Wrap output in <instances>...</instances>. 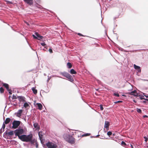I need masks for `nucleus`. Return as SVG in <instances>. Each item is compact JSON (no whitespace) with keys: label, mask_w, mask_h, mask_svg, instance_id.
<instances>
[{"label":"nucleus","mask_w":148,"mask_h":148,"mask_svg":"<svg viewBox=\"0 0 148 148\" xmlns=\"http://www.w3.org/2000/svg\"><path fill=\"white\" fill-rule=\"evenodd\" d=\"M19 137V139L23 141L30 142L32 143H34V141L32 140L33 135L32 134H30L28 135H22Z\"/></svg>","instance_id":"f257e3e1"},{"label":"nucleus","mask_w":148,"mask_h":148,"mask_svg":"<svg viewBox=\"0 0 148 148\" xmlns=\"http://www.w3.org/2000/svg\"><path fill=\"white\" fill-rule=\"evenodd\" d=\"M72 132H71V135H68L67 134H64L63 135V137L64 139L71 143H73L74 142V139L73 136V130H71Z\"/></svg>","instance_id":"f03ea898"},{"label":"nucleus","mask_w":148,"mask_h":148,"mask_svg":"<svg viewBox=\"0 0 148 148\" xmlns=\"http://www.w3.org/2000/svg\"><path fill=\"white\" fill-rule=\"evenodd\" d=\"M24 133V130L23 129L21 128L18 129L14 131V133L15 135L18 136V138L19 139L20 135L23 134Z\"/></svg>","instance_id":"7ed1b4c3"},{"label":"nucleus","mask_w":148,"mask_h":148,"mask_svg":"<svg viewBox=\"0 0 148 148\" xmlns=\"http://www.w3.org/2000/svg\"><path fill=\"white\" fill-rule=\"evenodd\" d=\"M62 75L68 78V80L70 82H73V78L68 73L65 72L63 73H62Z\"/></svg>","instance_id":"20e7f679"},{"label":"nucleus","mask_w":148,"mask_h":148,"mask_svg":"<svg viewBox=\"0 0 148 148\" xmlns=\"http://www.w3.org/2000/svg\"><path fill=\"white\" fill-rule=\"evenodd\" d=\"M46 145L48 148H57V147L56 145L52 143L48 142Z\"/></svg>","instance_id":"39448f33"},{"label":"nucleus","mask_w":148,"mask_h":148,"mask_svg":"<svg viewBox=\"0 0 148 148\" xmlns=\"http://www.w3.org/2000/svg\"><path fill=\"white\" fill-rule=\"evenodd\" d=\"M20 122L19 121H14L12 123V128L14 129L16 128L20 125Z\"/></svg>","instance_id":"423d86ee"},{"label":"nucleus","mask_w":148,"mask_h":148,"mask_svg":"<svg viewBox=\"0 0 148 148\" xmlns=\"http://www.w3.org/2000/svg\"><path fill=\"white\" fill-rule=\"evenodd\" d=\"M24 2L27 4L32 5L33 4V0H23Z\"/></svg>","instance_id":"0eeeda50"},{"label":"nucleus","mask_w":148,"mask_h":148,"mask_svg":"<svg viewBox=\"0 0 148 148\" xmlns=\"http://www.w3.org/2000/svg\"><path fill=\"white\" fill-rule=\"evenodd\" d=\"M129 94L130 95H133L135 96H138V94L137 93V91L135 90L129 92Z\"/></svg>","instance_id":"6e6552de"},{"label":"nucleus","mask_w":148,"mask_h":148,"mask_svg":"<svg viewBox=\"0 0 148 148\" xmlns=\"http://www.w3.org/2000/svg\"><path fill=\"white\" fill-rule=\"evenodd\" d=\"M134 69L136 70H138V72H140L141 71V70L140 69V66H137L135 64L134 65Z\"/></svg>","instance_id":"1a4fd4ad"},{"label":"nucleus","mask_w":148,"mask_h":148,"mask_svg":"<svg viewBox=\"0 0 148 148\" xmlns=\"http://www.w3.org/2000/svg\"><path fill=\"white\" fill-rule=\"evenodd\" d=\"M35 34L36 35V37H37V39L38 40H40V39H42L43 37L40 35L37 32L35 33Z\"/></svg>","instance_id":"9d476101"},{"label":"nucleus","mask_w":148,"mask_h":148,"mask_svg":"<svg viewBox=\"0 0 148 148\" xmlns=\"http://www.w3.org/2000/svg\"><path fill=\"white\" fill-rule=\"evenodd\" d=\"M109 125V123L108 121H106L105 123L104 127L108 128Z\"/></svg>","instance_id":"9b49d317"},{"label":"nucleus","mask_w":148,"mask_h":148,"mask_svg":"<svg viewBox=\"0 0 148 148\" xmlns=\"http://www.w3.org/2000/svg\"><path fill=\"white\" fill-rule=\"evenodd\" d=\"M18 99L20 101H25V98L22 96H19L18 97Z\"/></svg>","instance_id":"f8f14e48"},{"label":"nucleus","mask_w":148,"mask_h":148,"mask_svg":"<svg viewBox=\"0 0 148 148\" xmlns=\"http://www.w3.org/2000/svg\"><path fill=\"white\" fill-rule=\"evenodd\" d=\"M38 135L39 137V138L41 140H42V138L43 135L42 133V132H40L38 133Z\"/></svg>","instance_id":"ddd939ff"},{"label":"nucleus","mask_w":148,"mask_h":148,"mask_svg":"<svg viewBox=\"0 0 148 148\" xmlns=\"http://www.w3.org/2000/svg\"><path fill=\"white\" fill-rule=\"evenodd\" d=\"M23 112V110H19L17 113V114L18 116H19L21 115V114Z\"/></svg>","instance_id":"4468645a"},{"label":"nucleus","mask_w":148,"mask_h":148,"mask_svg":"<svg viewBox=\"0 0 148 148\" xmlns=\"http://www.w3.org/2000/svg\"><path fill=\"white\" fill-rule=\"evenodd\" d=\"M10 119L9 118H7L6 119L4 123L5 124H7L10 122Z\"/></svg>","instance_id":"2eb2a0df"},{"label":"nucleus","mask_w":148,"mask_h":148,"mask_svg":"<svg viewBox=\"0 0 148 148\" xmlns=\"http://www.w3.org/2000/svg\"><path fill=\"white\" fill-rule=\"evenodd\" d=\"M36 105L37 107H38V109L40 110H41L42 108V104L40 103H37Z\"/></svg>","instance_id":"dca6fc26"},{"label":"nucleus","mask_w":148,"mask_h":148,"mask_svg":"<svg viewBox=\"0 0 148 148\" xmlns=\"http://www.w3.org/2000/svg\"><path fill=\"white\" fill-rule=\"evenodd\" d=\"M32 91H33L34 93V94H36L37 93V90L35 88H32Z\"/></svg>","instance_id":"f3484780"},{"label":"nucleus","mask_w":148,"mask_h":148,"mask_svg":"<svg viewBox=\"0 0 148 148\" xmlns=\"http://www.w3.org/2000/svg\"><path fill=\"white\" fill-rule=\"evenodd\" d=\"M3 86L6 88L7 90L9 89V85L8 84L4 83L3 84Z\"/></svg>","instance_id":"a211bd4d"},{"label":"nucleus","mask_w":148,"mask_h":148,"mask_svg":"<svg viewBox=\"0 0 148 148\" xmlns=\"http://www.w3.org/2000/svg\"><path fill=\"white\" fill-rule=\"evenodd\" d=\"M24 107L25 108H27L29 106V104L27 103H24L23 105Z\"/></svg>","instance_id":"6ab92c4d"},{"label":"nucleus","mask_w":148,"mask_h":148,"mask_svg":"<svg viewBox=\"0 0 148 148\" xmlns=\"http://www.w3.org/2000/svg\"><path fill=\"white\" fill-rule=\"evenodd\" d=\"M8 134L9 135H12L14 134L13 131H11L9 132L8 133Z\"/></svg>","instance_id":"aec40b11"},{"label":"nucleus","mask_w":148,"mask_h":148,"mask_svg":"<svg viewBox=\"0 0 148 148\" xmlns=\"http://www.w3.org/2000/svg\"><path fill=\"white\" fill-rule=\"evenodd\" d=\"M67 66L69 68H70L72 67L71 64V63L70 62L67 63Z\"/></svg>","instance_id":"412c9836"},{"label":"nucleus","mask_w":148,"mask_h":148,"mask_svg":"<svg viewBox=\"0 0 148 148\" xmlns=\"http://www.w3.org/2000/svg\"><path fill=\"white\" fill-rule=\"evenodd\" d=\"M34 127L35 128L38 129L39 128L38 126V124L37 123H35L34 124Z\"/></svg>","instance_id":"4be33fe9"},{"label":"nucleus","mask_w":148,"mask_h":148,"mask_svg":"<svg viewBox=\"0 0 148 148\" xmlns=\"http://www.w3.org/2000/svg\"><path fill=\"white\" fill-rule=\"evenodd\" d=\"M4 1L6 2L8 4H12V3L11 1H10L6 0H4Z\"/></svg>","instance_id":"5701e85b"},{"label":"nucleus","mask_w":148,"mask_h":148,"mask_svg":"<svg viewBox=\"0 0 148 148\" xmlns=\"http://www.w3.org/2000/svg\"><path fill=\"white\" fill-rule=\"evenodd\" d=\"M137 112L139 113H141V110L140 109L137 108Z\"/></svg>","instance_id":"b1692460"},{"label":"nucleus","mask_w":148,"mask_h":148,"mask_svg":"<svg viewBox=\"0 0 148 148\" xmlns=\"http://www.w3.org/2000/svg\"><path fill=\"white\" fill-rule=\"evenodd\" d=\"M114 96L117 97H119V95L118 93H114Z\"/></svg>","instance_id":"393cba45"},{"label":"nucleus","mask_w":148,"mask_h":148,"mask_svg":"<svg viewBox=\"0 0 148 148\" xmlns=\"http://www.w3.org/2000/svg\"><path fill=\"white\" fill-rule=\"evenodd\" d=\"M121 144L122 146H123L126 145V143L124 141L122 142L121 143Z\"/></svg>","instance_id":"a878e982"},{"label":"nucleus","mask_w":148,"mask_h":148,"mask_svg":"<svg viewBox=\"0 0 148 148\" xmlns=\"http://www.w3.org/2000/svg\"><path fill=\"white\" fill-rule=\"evenodd\" d=\"M107 134L108 136H111L112 134V133L111 132L109 131L107 132Z\"/></svg>","instance_id":"bb28decb"},{"label":"nucleus","mask_w":148,"mask_h":148,"mask_svg":"<svg viewBox=\"0 0 148 148\" xmlns=\"http://www.w3.org/2000/svg\"><path fill=\"white\" fill-rule=\"evenodd\" d=\"M144 138L145 139V141L146 142H147L148 140V138L146 136H145L144 137Z\"/></svg>","instance_id":"cd10ccee"},{"label":"nucleus","mask_w":148,"mask_h":148,"mask_svg":"<svg viewBox=\"0 0 148 148\" xmlns=\"http://www.w3.org/2000/svg\"><path fill=\"white\" fill-rule=\"evenodd\" d=\"M0 91L1 93H3L4 92V89L2 87L0 88Z\"/></svg>","instance_id":"c85d7f7f"},{"label":"nucleus","mask_w":148,"mask_h":148,"mask_svg":"<svg viewBox=\"0 0 148 148\" xmlns=\"http://www.w3.org/2000/svg\"><path fill=\"white\" fill-rule=\"evenodd\" d=\"M100 108L101 110H102L103 109V106L102 105H99Z\"/></svg>","instance_id":"c756f323"},{"label":"nucleus","mask_w":148,"mask_h":148,"mask_svg":"<svg viewBox=\"0 0 148 148\" xmlns=\"http://www.w3.org/2000/svg\"><path fill=\"white\" fill-rule=\"evenodd\" d=\"M122 102H123V101H116L115 102H114V103H115V104H116V103H122Z\"/></svg>","instance_id":"7c9ffc66"},{"label":"nucleus","mask_w":148,"mask_h":148,"mask_svg":"<svg viewBox=\"0 0 148 148\" xmlns=\"http://www.w3.org/2000/svg\"><path fill=\"white\" fill-rule=\"evenodd\" d=\"M71 73L72 74H74V70L73 69H71L70 71Z\"/></svg>","instance_id":"2f4dec72"},{"label":"nucleus","mask_w":148,"mask_h":148,"mask_svg":"<svg viewBox=\"0 0 148 148\" xmlns=\"http://www.w3.org/2000/svg\"><path fill=\"white\" fill-rule=\"evenodd\" d=\"M7 90L9 92V93L10 95H11L12 94V91L10 89H9Z\"/></svg>","instance_id":"473e14b6"},{"label":"nucleus","mask_w":148,"mask_h":148,"mask_svg":"<svg viewBox=\"0 0 148 148\" xmlns=\"http://www.w3.org/2000/svg\"><path fill=\"white\" fill-rule=\"evenodd\" d=\"M40 44L42 46H44L46 45V44L44 42H41V43H40Z\"/></svg>","instance_id":"72a5a7b5"},{"label":"nucleus","mask_w":148,"mask_h":148,"mask_svg":"<svg viewBox=\"0 0 148 148\" xmlns=\"http://www.w3.org/2000/svg\"><path fill=\"white\" fill-rule=\"evenodd\" d=\"M5 125L4 123L2 125V128H3V129H4L5 127Z\"/></svg>","instance_id":"f704fd0d"},{"label":"nucleus","mask_w":148,"mask_h":148,"mask_svg":"<svg viewBox=\"0 0 148 148\" xmlns=\"http://www.w3.org/2000/svg\"><path fill=\"white\" fill-rule=\"evenodd\" d=\"M49 51L50 53H52L53 52L52 50L51 49H49Z\"/></svg>","instance_id":"c9c22d12"},{"label":"nucleus","mask_w":148,"mask_h":148,"mask_svg":"<svg viewBox=\"0 0 148 148\" xmlns=\"http://www.w3.org/2000/svg\"><path fill=\"white\" fill-rule=\"evenodd\" d=\"M32 36H33V37L34 38H35V39H37L38 38L36 36L34 35H32Z\"/></svg>","instance_id":"e433bc0d"},{"label":"nucleus","mask_w":148,"mask_h":148,"mask_svg":"<svg viewBox=\"0 0 148 148\" xmlns=\"http://www.w3.org/2000/svg\"><path fill=\"white\" fill-rule=\"evenodd\" d=\"M143 94L146 97L148 98V95H145L146 94L144 93H143Z\"/></svg>","instance_id":"4c0bfd02"},{"label":"nucleus","mask_w":148,"mask_h":148,"mask_svg":"<svg viewBox=\"0 0 148 148\" xmlns=\"http://www.w3.org/2000/svg\"><path fill=\"white\" fill-rule=\"evenodd\" d=\"M88 135V134H84L82 136V137H84V136H87Z\"/></svg>","instance_id":"58836bf2"},{"label":"nucleus","mask_w":148,"mask_h":148,"mask_svg":"<svg viewBox=\"0 0 148 148\" xmlns=\"http://www.w3.org/2000/svg\"><path fill=\"white\" fill-rule=\"evenodd\" d=\"M16 97L14 95H13V99H16Z\"/></svg>","instance_id":"ea45409f"},{"label":"nucleus","mask_w":148,"mask_h":148,"mask_svg":"<svg viewBox=\"0 0 148 148\" xmlns=\"http://www.w3.org/2000/svg\"><path fill=\"white\" fill-rule=\"evenodd\" d=\"M77 34L81 36H83V35L82 34H81L80 33H78Z\"/></svg>","instance_id":"a19ab883"},{"label":"nucleus","mask_w":148,"mask_h":148,"mask_svg":"<svg viewBox=\"0 0 148 148\" xmlns=\"http://www.w3.org/2000/svg\"><path fill=\"white\" fill-rule=\"evenodd\" d=\"M144 118L148 117V116L147 115H145L143 116Z\"/></svg>","instance_id":"79ce46f5"},{"label":"nucleus","mask_w":148,"mask_h":148,"mask_svg":"<svg viewBox=\"0 0 148 148\" xmlns=\"http://www.w3.org/2000/svg\"><path fill=\"white\" fill-rule=\"evenodd\" d=\"M140 99H141L142 100L143 99H145V100L146 99H145V98H144L143 97H140Z\"/></svg>","instance_id":"37998d69"},{"label":"nucleus","mask_w":148,"mask_h":148,"mask_svg":"<svg viewBox=\"0 0 148 148\" xmlns=\"http://www.w3.org/2000/svg\"><path fill=\"white\" fill-rule=\"evenodd\" d=\"M77 73L75 71V75Z\"/></svg>","instance_id":"c03bdc74"},{"label":"nucleus","mask_w":148,"mask_h":148,"mask_svg":"<svg viewBox=\"0 0 148 148\" xmlns=\"http://www.w3.org/2000/svg\"><path fill=\"white\" fill-rule=\"evenodd\" d=\"M145 100H147L148 101V99H146Z\"/></svg>","instance_id":"a18cd8bd"},{"label":"nucleus","mask_w":148,"mask_h":148,"mask_svg":"<svg viewBox=\"0 0 148 148\" xmlns=\"http://www.w3.org/2000/svg\"><path fill=\"white\" fill-rule=\"evenodd\" d=\"M143 102H144V103H145V102H146V101H143Z\"/></svg>","instance_id":"49530a36"},{"label":"nucleus","mask_w":148,"mask_h":148,"mask_svg":"<svg viewBox=\"0 0 148 148\" xmlns=\"http://www.w3.org/2000/svg\"><path fill=\"white\" fill-rule=\"evenodd\" d=\"M134 102H136V101H135V100H134Z\"/></svg>","instance_id":"de8ad7c7"},{"label":"nucleus","mask_w":148,"mask_h":148,"mask_svg":"<svg viewBox=\"0 0 148 148\" xmlns=\"http://www.w3.org/2000/svg\"><path fill=\"white\" fill-rule=\"evenodd\" d=\"M147 147H148V146H147Z\"/></svg>","instance_id":"09e8293b"}]
</instances>
